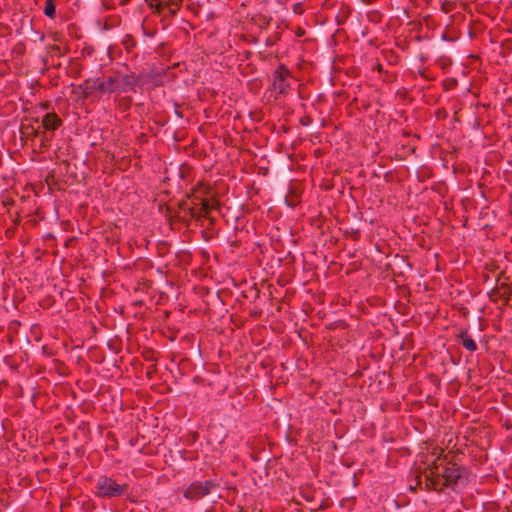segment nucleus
I'll list each match as a JSON object with an SVG mask.
<instances>
[{"instance_id": "obj_1", "label": "nucleus", "mask_w": 512, "mask_h": 512, "mask_svg": "<svg viewBox=\"0 0 512 512\" xmlns=\"http://www.w3.org/2000/svg\"><path fill=\"white\" fill-rule=\"evenodd\" d=\"M425 490L460 493L470 481V470L440 449V454L424 470Z\"/></svg>"}, {"instance_id": "obj_2", "label": "nucleus", "mask_w": 512, "mask_h": 512, "mask_svg": "<svg viewBox=\"0 0 512 512\" xmlns=\"http://www.w3.org/2000/svg\"><path fill=\"white\" fill-rule=\"evenodd\" d=\"M106 76L112 94L136 92L137 86H143L150 81L155 82L156 78L153 74L142 73L136 75L134 72L124 73L121 70H110Z\"/></svg>"}, {"instance_id": "obj_3", "label": "nucleus", "mask_w": 512, "mask_h": 512, "mask_svg": "<svg viewBox=\"0 0 512 512\" xmlns=\"http://www.w3.org/2000/svg\"><path fill=\"white\" fill-rule=\"evenodd\" d=\"M95 487L98 497L110 499L124 496L129 489V484H119L112 477L102 475L97 479Z\"/></svg>"}, {"instance_id": "obj_4", "label": "nucleus", "mask_w": 512, "mask_h": 512, "mask_svg": "<svg viewBox=\"0 0 512 512\" xmlns=\"http://www.w3.org/2000/svg\"><path fill=\"white\" fill-rule=\"evenodd\" d=\"M220 486L216 480L194 481L184 491V497L189 500H199L209 495Z\"/></svg>"}, {"instance_id": "obj_5", "label": "nucleus", "mask_w": 512, "mask_h": 512, "mask_svg": "<svg viewBox=\"0 0 512 512\" xmlns=\"http://www.w3.org/2000/svg\"><path fill=\"white\" fill-rule=\"evenodd\" d=\"M292 77L291 71L285 64H280L273 73V81L270 89L276 94H285L290 87L289 79Z\"/></svg>"}, {"instance_id": "obj_6", "label": "nucleus", "mask_w": 512, "mask_h": 512, "mask_svg": "<svg viewBox=\"0 0 512 512\" xmlns=\"http://www.w3.org/2000/svg\"><path fill=\"white\" fill-rule=\"evenodd\" d=\"M40 128L41 126L38 118H31L30 120L26 119L20 126L21 140H30L33 145L36 146L35 141L39 136Z\"/></svg>"}, {"instance_id": "obj_7", "label": "nucleus", "mask_w": 512, "mask_h": 512, "mask_svg": "<svg viewBox=\"0 0 512 512\" xmlns=\"http://www.w3.org/2000/svg\"><path fill=\"white\" fill-rule=\"evenodd\" d=\"M63 124L62 119L55 113H46L41 120V128L55 133V131Z\"/></svg>"}, {"instance_id": "obj_8", "label": "nucleus", "mask_w": 512, "mask_h": 512, "mask_svg": "<svg viewBox=\"0 0 512 512\" xmlns=\"http://www.w3.org/2000/svg\"><path fill=\"white\" fill-rule=\"evenodd\" d=\"M179 208L183 211L188 210L192 218L200 217L202 213L208 214L211 209L208 200H202L200 208L189 207L188 202L183 200L179 202Z\"/></svg>"}, {"instance_id": "obj_9", "label": "nucleus", "mask_w": 512, "mask_h": 512, "mask_svg": "<svg viewBox=\"0 0 512 512\" xmlns=\"http://www.w3.org/2000/svg\"><path fill=\"white\" fill-rule=\"evenodd\" d=\"M97 79L88 78L78 85V89L81 91L84 99L93 97L97 92Z\"/></svg>"}, {"instance_id": "obj_10", "label": "nucleus", "mask_w": 512, "mask_h": 512, "mask_svg": "<svg viewBox=\"0 0 512 512\" xmlns=\"http://www.w3.org/2000/svg\"><path fill=\"white\" fill-rule=\"evenodd\" d=\"M53 138H54L53 132H50V131L40 128V133L37 138V139H39L38 152L43 153L47 149H49Z\"/></svg>"}, {"instance_id": "obj_11", "label": "nucleus", "mask_w": 512, "mask_h": 512, "mask_svg": "<svg viewBox=\"0 0 512 512\" xmlns=\"http://www.w3.org/2000/svg\"><path fill=\"white\" fill-rule=\"evenodd\" d=\"M457 338L460 339L462 346L469 352H475L477 350V344L469 334L467 329L460 330Z\"/></svg>"}, {"instance_id": "obj_12", "label": "nucleus", "mask_w": 512, "mask_h": 512, "mask_svg": "<svg viewBox=\"0 0 512 512\" xmlns=\"http://www.w3.org/2000/svg\"><path fill=\"white\" fill-rule=\"evenodd\" d=\"M301 191L296 185L289 186L288 194L285 197V203L289 207H295L300 202Z\"/></svg>"}, {"instance_id": "obj_13", "label": "nucleus", "mask_w": 512, "mask_h": 512, "mask_svg": "<svg viewBox=\"0 0 512 512\" xmlns=\"http://www.w3.org/2000/svg\"><path fill=\"white\" fill-rule=\"evenodd\" d=\"M121 44L127 52H131L136 47L137 42L132 35L126 34L123 37Z\"/></svg>"}, {"instance_id": "obj_14", "label": "nucleus", "mask_w": 512, "mask_h": 512, "mask_svg": "<svg viewBox=\"0 0 512 512\" xmlns=\"http://www.w3.org/2000/svg\"><path fill=\"white\" fill-rule=\"evenodd\" d=\"M96 88H97V92L100 95L112 94L111 93V88H110L109 83H108L107 76H105L103 80L97 79V87Z\"/></svg>"}, {"instance_id": "obj_15", "label": "nucleus", "mask_w": 512, "mask_h": 512, "mask_svg": "<svg viewBox=\"0 0 512 512\" xmlns=\"http://www.w3.org/2000/svg\"><path fill=\"white\" fill-rule=\"evenodd\" d=\"M44 14L50 19H54L56 17V5L54 0L45 1Z\"/></svg>"}, {"instance_id": "obj_16", "label": "nucleus", "mask_w": 512, "mask_h": 512, "mask_svg": "<svg viewBox=\"0 0 512 512\" xmlns=\"http://www.w3.org/2000/svg\"><path fill=\"white\" fill-rule=\"evenodd\" d=\"M155 3H151L150 6L155 9V13L164 15L166 8L168 7V0H153Z\"/></svg>"}, {"instance_id": "obj_17", "label": "nucleus", "mask_w": 512, "mask_h": 512, "mask_svg": "<svg viewBox=\"0 0 512 512\" xmlns=\"http://www.w3.org/2000/svg\"><path fill=\"white\" fill-rule=\"evenodd\" d=\"M141 355L144 360L149 362H156L158 359L157 352L152 348H144Z\"/></svg>"}, {"instance_id": "obj_18", "label": "nucleus", "mask_w": 512, "mask_h": 512, "mask_svg": "<svg viewBox=\"0 0 512 512\" xmlns=\"http://www.w3.org/2000/svg\"><path fill=\"white\" fill-rule=\"evenodd\" d=\"M181 5L174 4L171 0H168V7L163 15V18H172L177 14Z\"/></svg>"}, {"instance_id": "obj_19", "label": "nucleus", "mask_w": 512, "mask_h": 512, "mask_svg": "<svg viewBox=\"0 0 512 512\" xmlns=\"http://www.w3.org/2000/svg\"><path fill=\"white\" fill-rule=\"evenodd\" d=\"M343 234H344L345 237H350L354 241H358L360 239V236H361V231H360L359 228L350 227V228H346L344 230Z\"/></svg>"}, {"instance_id": "obj_20", "label": "nucleus", "mask_w": 512, "mask_h": 512, "mask_svg": "<svg viewBox=\"0 0 512 512\" xmlns=\"http://www.w3.org/2000/svg\"><path fill=\"white\" fill-rule=\"evenodd\" d=\"M119 108L123 111H128L132 105V98L130 96H124L117 99Z\"/></svg>"}, {"instance_id": "obj_21", "label": "nucleus", "mask_w": 512, "mask_h": 512, "mask_svg": "<svg viewBox=\"0 0 512 512\" xmlns=\"http://www.w3.org/2000/svg\"><path fill=\"white\" fill-rule=\"evenodd\" d=\"M48 53L51 57H62L66 54V51L62 50L60 46L53 44L48 47Z\"/></svg>"}, {"instance_id": "obj_22", "label": "nucleus", "mask_w": 512, "mask_h": 512, "mask_svg": "<svg viewBox=\"0 0 512 512\" xmlns=\"http://www.w3.org/2000/svg\"><path fill=\"white\" fill-rule=\"evenodd\" d=\"M259 293V289L256 287V284H254L248 291L243 292V296L247 299L256 300L259 297Z\"/></svg>"}, {"instance_id": "obj_23", "label": "nucleus", "mask_w": 512, "mask_h": 512, "mask_svg": "<svg viewBox=\"0 0 512 512\" xmlns=\"http://www.w3.org/2000/svg\"><path fill=\"white\" fill-rule=\"evenodd\" d=\"M77 431L81 433L83 436L87 437L90 434V425L88 422L82 421L78 427Z\"/></svg>"}, {"instance_id": "obj_24", "label": "nucleus", "mask_w": 512, "mask_h": 512, "mask_svg": "<svg viewBox=\"0 0 512 512\" xmlns=\"http://www.w3.org/2000/svg\"><path fill=\"white\" fill-rule=\"evenodd\" d=\"M157 372V366L156 364H151L147 367L146 369V377L149 379V380H152L155 376Z\"/></svg>"}, {"instance_id": "obj_25", "label": "nucleus", "mask_w": 512, "mask_h": 512, "mask_svg": "<svg viewBox=\"0 0 512 512\" xmlns=\"http://www.w3.org/2000/svg\"><path fill=\"white\" fill-rule=\"evenodd\" d=\"M24 25H27L30 28L32 27V19L29 18V16H27V15L23 16V18L21 19V26L17 29L18 34L22 33L21 29L24 27Z\"/></svg>"}, {"instance_id": "obj_26", "label": "nucleus", "mask_w": 512, "mask_h": 512, "mask_svg": "<svg viewBox=\"0 0 512 512\" xmlns=\"http://www.w3.org/2000/svg\"><path fill=\"white\" fill-rule=\"evenodd\" d=\"M422 476L421 475H417L415 477V485H410V490L413 491L414 493L417 492L418 489H423L422 488Z\"/></svg>"}, {"instance_id": "obj_27", "label": "nucleus", "mask_w": 512, "mask_h": 512, "mask_svg": "<svg viewBox=\"0 0 512 512\" xmlns=\"http://www.w3.org/2000/svg\"><path fill=\"white\" fill-rule=\"evenodd\" d=\"M441 8L445 13H449L454 9V3L450 1H444Z\"/></svg>"}, {"instance_id": "obj_28", "label": "nucleus", "mask_w": 512, "mask_h": 512, "mask_svg": "<svg viewBox=\"0 0 512 512\" xmlns=\"http://www.w3.org/2000/svg\"><path fill=\"white\" fill-rule=\"evenodd\" d=\"M293 11L296 13V14H302L303 12V8H302V4L301 3H297L293 6Z\"/></svg>"}, {"instance_id": "obj_29", "label": "nucleus", "mask_w": 512, "mask_h": 512, "mask_svg": "<svg viewBox=\"0 0 512 512\" xmlns=\"http://www.w3.org/2000/svg\"><path fill=\"white\" fill-rule=\"evenodd\" d=\"M175 114L179 117V118H183V113L181 110H179V105L177 103H175Z\"/></svg>"}, {"instance_id": "obj_30", "label": "nucleus", "mask_w": 512, "mask_h": 512, "mask_svg": "<svg viewBox=\"0 0 512 512\" xmlns=\"http://www.w3.org/2000/svg\"><path fill=\"white\" fill-rule=\"evenodd\" d=\"M80 69H81L80 65H78L77 69H73L74 77H79L80 76Z\"/></svg>"}, {"instance_id": "obj_31", "label": "nucleus", "mask_w": 512, "mask_h": 512, "mask_svg": "<svg viewBox=\"0 0 512 512\" xmlns=\"http://www.w3.org/2000/svg\"><path fill=\"white\" fill-rule=\"evenodd\" d=\"M328 505L325 502H322L319 506V510H325L327 509Z\"/></svg>"}, {"instance_id": "obj_32", "label": "nucleus", "mask_w": 512, "mask_h": 512, "mask_svg": "<svg viewBox=\"0 0 512 512\" xmlns=\"http://www.w3.org/2000/svg\"><path fill=\"white\" fill-rule=\"evenodd\" d=\"M174 4L181 5L183 0H171Z\"/></svg>"}, {"instance_id": "obj_33", "label": "nucleus", "mask_w": 512, "mask_h": 512, "mask_svg": "<svg viewBox=\"0 0 512 512\" xmlns=\"http://www.w3.org/2000/svg\"><path fill=\"white\" fill-rule=\"evenodd\" d=\"M303 34H304V31H302V30L298 31V33H297L298 36H302Z\"/></svg>"}, {"instance_id": "obj_34", "label": "nucleus", "mask_w": 512, "mask_h": 512, "mask_svg": "<svg viewBox=\"0 0 512 512\" xmlns=\"http://www.w3.org/2000/svg\"><path fill=\"white\" fill-rule=\"evenodd\" d=\"M43 64L46 66L47 65V59H43Z\"/></svg>"}, {"instance_id": "obj_35", "label": "nucleus", "mask_w": 512, "mask_h": 512, "mask_svg": "<svg viewBox=\"0 0 512 512\" xmlns=\"http://www.w3.org/2000/svg\"><path fill=\"white\" fill-rule=\"evenodd\" d=\"M271 43V40L269 38L266 40V44L269 45Z\"/></svg>"}, {"instance_id": "obj_36", "label": "nucleus", "mask_w": 512, "mask_h": 512, "mask_svg": "<svg viewBox=\"0 0 512 512\" xmlns=\"http://www.w3.org/2000/svg\"><path fill=\"white\" fill-rule=\"evenodd\" d=\"M271 43V40L269 38L266 40V44L269 45Z\"/></svg>"}, {"instance_id": "obj_37", "label": "nucleus", "mask_w": 512, "mask_h": 512, "mask_svg": "<svg viewBox=\"0 0 512 512\" xmlns=\"http://www.w3.org/2000/svg\"><path fill=\"white\" fill-rule=\"evenodd\" d=\"M56 68H59L61 66L60 63L54 65Z\"/></svg>"}, {"instance_id": "obj_38", "label": "nucleus", "mask_w": 512, "mask_h": 512, "mask_svg": "<svg viewBox=\"0 0 512 512\" xmlns=\"http://www.w3.org/2000/svg\"><path fill=\"white\" fill-rule=\"evenodd\" d=\"M48 106H49V104H48V103H45V104L43 105V108H47Z\"/></svg>"}, {"instance_id": "obj_39", "label": "nucleus", "mask_w": 512, "mask_h": 512, "mask_svg": "<svg viewBox=\"0 0 512 512\" xmlns=\"http://www.w3.org/2000/svg\"><path fill=\"white\" fill-rule=\"evenodd\" d=\"M258 512H262L261 510H259Z\"/></svg>"}]
</instances>
